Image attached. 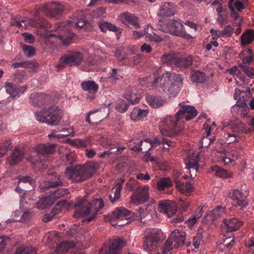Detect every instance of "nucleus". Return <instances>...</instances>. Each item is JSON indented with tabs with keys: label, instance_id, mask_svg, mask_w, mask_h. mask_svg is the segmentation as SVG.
Returning a JSON list of instances; mask_svg holds the SVG:
<instances>
[{
	"label": "nucleus",
	"instance_id": "obj_3",
	"mask_svg": "<svg viewBox=\"0 0 254 254\" xmlns=\"http://www.w3.org/2000/svg\"><path fill=\"white\" fill-rule=\"evenodd\" d=\"M104 206V202L100 198L94 199L90 203L82 200L76 203L73 216L85 217L84 221L90 222L96 217L100 210L103 208Z\"/></svg>",
	"mask_w": 254,
	"mask_h": 254
},
{
	"label": "nucleus",
	"instance_id": "obj_39",
	"mask_svg": "<svg viewBox=\"0 0 254 254\" xmlns=\"http://www.w3.org/2000/svg\"><path fill=\"white\" fill-rule=\"evenodd\" d=\"M190 79L193 82L203 83L206 80L205 74L199 70H193L191 72Z\"/></svg>",
	"mask_w": 254,
	"mask_h": 254
},
{
	"label": "nucleus",
	"instance_id": "obj_30",
	"mask_svg": "<svg viewBox=\"0 0 254 254\" xmlns=\"http://www.w3.org/2000/svg\"><path fill=\"white\" fill-rule=\"evenodd\" d=\"M23 157V152L16 148L11 155L7 158V162L10 165L14 166L20 162Z\"/></svg>",
	"mask_w": 254,
	"mask_h": 254
},
{
	"label": "nucleus",
	"instance_id": "obj_43",
	"mask_svg": "<svg viewBox=\"0 0 254 254\" xmlns=\"http://www.w3.org/2000/svg\"><path fill=\"white\" fill-rule=\"evenodd\" d=\"M122 185L120 183H117L111 190L110 194V198L112 202L120 198L121 196V190Z\"/></svg>",
	"mask_w": 254,
	"mask_h": 254
},
{
	"label": "nucleus",
	"instance_id": "obj_13",
	"mask_svg": "<svg viewBox=\"0 0 254 254\" xmlns=\"http://www.w3.org/2000/svg\"><path fill=\"white\" fill-rule=\"evenodd\" d=\"M149 189L147 186L138 187L131 196V202L139 205L147 201L149 199Z\"/></svg>",
	"mask_w": 254,
	"mask_h": 254
},
{
	"label": "nucleus",
	"instance_id": "obj_47",
	"mask_svg": "<svg viewBox=\"0 0 254 254\" xmlns=\"http://www.w3.org/2000/svg\"><path fill=\"white\" fill-rule=\"evenodd\" d=\"M224 141L227 144H231L238 142L239 138L233 133L224 132L223 134Z\"/></svg>",
	"mask_w": 254,
	"mask_h": 254
},
{
	"label": "nucleus",
	"instance_id": "obj_41",
	"mask_svg": "<svg viewBox=\"0 0 254 254\" xmlns=\"http://www.w3.org/2000/svg\"><path fill=\"white\" fill-rule=\"evenodd\" d=\"M69 193L67 189H60L56 190L49 195L52 203L62 197L66 196Z\"/></svg>",
	"mask_w": 254,
	"mask_h": 254
},
{
	"label": "nucleus",
	"instance_id": "obj_42",
	"mask_svg": "<svg viewBox=\"0 0 254 254\" xmlns=\"http://www.w3.org/2000/svg\"><path fill=\"white\" fill-rule=\"evenodd\" d=\"M226 212L225 208L221 206H217L213 210L211 211L209 213L207 214L205 216L210 217L209 220L212 221L218 216L223 215Z\"/></svg>",
	"mask_w": 254,
	"mask_h": 254
},
{
	"label": "nucleus",
	"instance_id": "obj_27",
	"mask_svg": "<svg viewBox=\"0 0 254 254\" xmlns=\"http://www.w3.org/2000/svg\"><path fill=\"white\" fill-rule=\"evenodd\" d=\"M75 247V244L73 242L64 241L57 246L54 249L52 254H64L68 250L73 249Z\"/></svg>",
	"mask_w": 254,
	"mask_h": 254
},
{
	"label": "nucleus",
	"instance_id": "obj_54",
	"mask_svg": "<svg viewBox=\"0 0 254 254\" xmlns=\"http://www.w3.org/2000/svg\"><path fill=\"white\" fill-rule=\"evenodd\" d=\"M248 5V0H234L233 2V6L239 11L244 9Z\"/></svg>",
	"mask_w": 254,
	"mask_h": 254
},
{
	"label": "nucleus",
	"instance_id": "obj_37",
	"mask_svg": "<svg viewBox=\"0 0 254 254\" xmlns=\"http://www.w3.org/2000/svg\"><path fill=\"white\" fill-rule=\"evenodd\" d=\"M153 29L151 31V29L147 30L146 38V39L152 42L160 43L165 40L166 37L164 35H158L157 33L153 32Z\"/></svg>",
	"mask_w": 254,
	"mask_h": 254
},
{
	"label": "nucleus",
	"instance_id": "obj_22",
	"mask_svg": "<svg viewBox=\"0 0 254 254\" xmlns=\"http://www.w3.org/2000/svg\"><path fill=\"white\" fill-rule=\"evenodd\" d=\"M243 225L241 220L236 218L225 219L223 221L222 227L228 232L238 230Z\"/></svg>",
	"mask_w": 254,
	"mask_h": 254
},
{
	"label": "nucleus",
	"instance_id": "obj_23",
	"mask_svg": "<svg viewBox=\"0 0 254 254\" xmlns=\"http://www.w3.org/2000/svg\"><path fill=\"white\" fill-rule=\"evenodd\" d=\"M6 92L13 98L19 97V94L24 93L27 89L26 86L18 87L15 84L6 82L4 84Z\"/></svg>",
	"mask_w": 254,
	"mask_h": 254
},
{
	"label": "nucleus",
	"instance_id": "obj_38",
	"mask_svg": "<svg viewBox=\"0 0 254 254\" xmlns=\"http://www.w3.org/2000/svg\"><path fill=\"white\" fill-rule=\"evenodd\" d=\"M254 40V32L247 30L241 36V45L244 46L250 44Z\"/></svg>",
	"mask_w": 254,
	"mask_h": 254
},
{
	"label": "nucleus",
	"instance_id": "obj_59",
	"mask_svg": "<svg viewBox=\"0 0 254 254\" xmlns=\"http://www.w3.org/2000/svg\"><path fill=\"white\" fill-rule=\"evenodd\" d=\"M234 0H229L228 2V7L231 11L230 15L231 17L237 20L239 17V14L235 11L233 6V2Z\"/></svg>",
	"mask_w": 254,
	"mask_h": 254
},
{
	"label": "nucleus",
	"instance_id": "obj_21",
	"mask_svg": "<svg viewBox=\"0 0 254 254\" xmlns=\"http://www.w3.org/2000/svg\"><path fill=\"white\" fill-rule=\"evenodd\" d=\"M120 19L122 22L127 27L132 26L136 28H140L139 19L133 14L129 12L122 13L120 15Z\"/></svg>",
	"mask_w": 254,
	"mask_h": 254
},
{
	"label": "nucleus",
	"instance_id": "obj_49",
	"mask_svg": "<svg viewBox=\"0 0 254 254\" xmlns=\"http://www.w3.org/2000/svg\"><path fill=\"white\" fill-rule=\"evenodd\" d=\"M172 186V181L169 178L161 179L157 184V189L159 190H163L165 188Z\"/></svg>",
	"mask_w": 254,
	"mask_h": 254
},
{
	"label": "nucleus",
	"instance_id": "obj_18",
	"mask_svg": "<svg viewBox=\"0 0 254 254\" xmlns=\"http://www.w3.org/2000/svg\"><path fill=\"white\" fill-rule=\"evenodd\" d=\"M231 128L233 132L241 133H250L254 131V117L251 123L244 124L241 121H237L231 125Z\"/></svg>",
	"mask_w": 254,
	"mask_h": 254
},
{
	"label": "nucleus",
	"instance_id": "obj_7",
	"mask_svg": "<svg viewBox=\"0 0 254 254\" xmlns=\"http://www.w3.org/2000/svg\"><path fill=\"white\" fill-rule=\"evenodd\" d=\"M186 233L175 229L171 234L169 238L166 241L164 246L161 248L162 254H171L170 251L174 249H177L185 245L190 247V242H185ZM158 254V253H157Z\"/></svg>",
	"mask_w": 254,
	"mask_h": 254
},
{
	"label": "nucleus",
	"instance_id": "obj_55",
	"mask_svg": "<svg viewBox=\"0 0 254 254\" xmlns=\"http://www.w3.org/2000/svg\"><path fill=\"white\" fill-rule=\"evenodd\" d=\"M61 133L59 134V136H57V138H60L61 137H66L68 136H74V131L73 127L64 128L60 130Z\"/></svg>",
	"mask_w": 254,
	"mask_h": 254
},
{
	"label": "nucleus",
	"instance_id": "obj_62",
	"mask_svg": "<svg viewBox=\"0 0 254 254\" xmlns=\"http://www.w3.org/2000/svg\"><path fill=\"white\" fill-rule=\"evenodd\" d=\"M233 28L230 25L226 26L224 29L222 31L223 37H230L233 33Z\"/></svg>",
	"mask_w": 254,
	"mask_h": 254
},
{
	"label": "nucleus",
	"instance_id": "obj_19",
	"mask_svg": "<svg viewBox=\"0 0 254 254\" xmlns=\"http://www.w3.org/2000/svg\"><path fill=\"white\" fill-rule=\"evenodd\" d=\"M229 197L241 209H243L248 205L246 196L238 189L231 190L229 192Z\"/></svg>",
	"mask_w": 254,
	"mask_h": 254
},
{
	"label": "nucleus",
	"instance_id": "obj_24",
	"mask_svg": "<svg viewBox=\"0 0 254 254\" xmlns=\"http://www.w3.org/2000/svg\"><path fill=\"white\" fill-rule=\"evenodd\" d=\"M176 8L174 5L169 2L161 3L158 14L161 16H171L175 14Z\"/></svg>",
	"mask_w": 254,
	"mask_h": 254
},
{
	"label": "nucleus",
	"instance_id": "obj_56",
	"mask_svg": "<svg viewBox=\"0 0 254 254\" xmlns=\"http://www.w3.org/2000/svg\"><path fill=\"white\" fill-rule=\"evenodd\" d=\"M139 136L137 135L131 140V142L135 144L134 146L130 148L131 150L138 151L142 150V148H140V146L142 144L143 140L138 139Z\"/></svg>",
	"mask_w": 254,
	"mask_h": 254
},
{
	"label": "nucleus",
	"instance_id": "obj_26",
	"mask_svg": "<svg viewBox=\"0 0 254 254\" xmlns=\"http://www.w3.org/2000/svg\"><path fill=\"white\" fill-rule=\"evenodd\" d=\"M145 100L150 106L154 108L161 107L166 102V100L162 97L149 94H146Z\"/></svg>",
	"mask_w": 254,
	"mask_h": 254
},
{
	"label": "nucleus",
	"instance_id": "obj_61",
	"mask_svg": "<svg viewBox=\"0 0 254 254\" xmlns=\"http://www.w3.org/2000/svg\"><path fill=\"white\" fill-rule=\"evenodd\" d=\"M18 182L19 183L21 182H23L24 183H29L30 184H32L33 183V179L30 176H19L17 177Z\"/></svg>",
	"mask_w": 254,
	"mask_h": 254
},
{
	"label": "nucleus",
	"instance_id": "obj_50",
	"mask_svg": "<svg viewBox=\"0 0 254 254\" xmlns=\"http://www.w3.org/2000/svg\"><path fill=\"white\" fill-rule=\"evenodd\" d=\"M202 208H200L199 210V212H198V213L195 214L194 215H192L191 217H190L189 218H188L187 220L185 221V223L187 224L188 226L190 228L192 227L196 222L197 220L202 216Z\"/></svg>",
	"mask_w": 254,
	"mask_h": 254
},
{
	"label": "nucleus",
	"instance_id": "obj_29",
	"mask_svg": "<svg viewBox=\"0 0 254 254\" xmlns=\"http://www.w3.org/2000/svg\"><path fill=\"white\" fill-rule=\"evenodd\" d=\"M144 141L145 142L149 143L152 147H155L158 145H160L163 144L164 145L166 144L167 147L164 146L163 148L164 149H169V147L173 148L175 146V143L170 141L168 139L163 138L162 140L159 139L157 138H155L153 140L146 139H144Z\"/></svg>",
	"mask_w": 254,
	"mask_h": 254
},
{
	"label": "nucleus",
	"instance_id": "obj_1",
	"mask_svg": "<svg viewBox=\"0 0 254 254\" xmlns=\"http://www.w3.org/2000/svg\"><path fill=\"white\" fill-rule=\"evenodd\" d=\"M180 109L174 116H168L162 118L159 128L163 136L175 137L182 130L181 125L196 116L197 112L194 106L186 104L184 102L179 104Z\"/></svg>",
	"mask_w": 254,
	"mask_h": 254
},
{
	"label": "nucleus",
	"instance_id": "obj_5",
	"mask_svg": "<svg viewBox=\"0 0 254 254\" xmlns=\"http://www.w3.org/2000/svg\"><path fill=\"white\" fill-rule=\"evenodd\" d=\"M87 22L83 19H80L76 20L67 21V22L56 23L54 31L57 32L59 34L57 36L59 39L64 45H68L71 43L74 34L70 29V27L82 28L86 25Z\"/></svg>",
	"mask_w": 254,
	"mask_h": 254
},
{
	"label": "nucleus",
	"instance_id": "obj_10",
	"mask_svg": "<svg viewBox=\"0 0 254 254\" xmlns=\"http://www.w3.org/2000/svg\"><path fill=\"white\" fill-rule=\"evenodd\" d=\"M127 242L123 239L117 238L110 241L109 245H104L99 254H121L120 249L125 247Z\"/></svg>",
	"mask_w": 254,
	"mask_h": 254
},
{
	"label": "nucleus",
	"instance_id": "obj_36",
	"mask_svg": "<svg viewBox=\"0 0 254 254\" xmlns=\"http://www.w3.org/2000/svg\"><path fill=\"white\" fill-rule=\"evenodd\" d=\"M176 186L178 190L186 195H190L193 190L192 185L190 183L181 184L178 182H176Z\"/></svg>",
	"mask_w": 254,
	"mask_h": 254
},
{
	"label": "nucleus",
	"instance_id": "obj_32",
	"mask_svg": "<svg viewBox=\"0 0 254 254\" xmlns=\"http://www.w3.org/2000/svg\"><path fill=\"white\" fill-rule=\"evenodd\" d=\"M210 122V120H207L206 122L203 125V128L205 129L206 135L203 136L201 140L200 143L201 144V147H207L211 143H212L214 140V138L209 139L208 136L210 135L211 133V127L209 126L208 123Z\"/></svg>",
	"mask_w": 254,
	"mask_h": 254
},
{
	"label": "nucleus",
	"instance_id": "obj_46",
	"mask_svg": "<svg viewBox=\"0 0 254 254\" xmlns=\"http://www.w3.org/2000/svg\"><path fill=\"white\" fill-rule=\"evenodd\" d=\"M71 143L77 147H84L92 145L91 139L89 137L84 139L75 138L72 140Z\"/></svg>",
	"mask_w": 254,
	"mask_h": 254
},
{
	"label": "nucleus",
	"instance_id": "obj_57",
	"mask_svg": "<svg viewBox=\"0 0 254 254\" xmlns=\"http://www.w3.org/2000/svg\"><path fill=\"white\" fill-rule=\"evenodd\" d=\"M11 142L10 140L4 142L0 146V154L1 156H4L7 151L10 148Z\"/></svg>",
	"mask_w": 254,
	"mask_h": 254
},
{
	"label": "nucleus",
	"instance_id": "obj_40",
	"mask_svg": "<svg viewBox=\"0 0 254 254\" xmlns=\"http://www.w3.org/2000/svg\"><path fill=\"white\" fill-rule=\"evenodd\" d=\"M134 90L129 89L126 91L124 95L125 98L131 104H135L138 103L140 100L139 94H137Z\"/></svg>",
	"mask_w": 254,
	"mask_h": 254
},
{
	"label": "nucleus",
	"instance_id": "obj_9",
	"mask_svg": "<svg viewBox=\"0 0 254 254\" xmlns=\"http://www.w3.org/2000/svg\"><path fill=\"white\" fill-rule=\"evenodd\" d=\"M144 210L142 208L139 209V214L127 209L124 207H119L115 209L111 216L112 219H130L132 220H139L145 217Z\"/></svg>",
	"mask_w": 254,
	"mask_h": 254
},
{
	"label": "nucleus",
	"instance_id": "obj_25",
	"mask_svg": "<svg viewBox=\"0 0 254 254\" xmlns=\"http://www.w3.org/2000/svg\"><path fill=\"white\" fill-rule=\"evenodd\" d=\"M49 99V97L45 94L35 93L31 94L29 100L32 105L40 106L45 105Z\"/></svg>",
	"mask_w": 254,
	"mask_h": 254
},
{
	"label": "nucleus",
	"instance_id": "obj_16",
	"mask_svg": "<svg viewBox=\"0 0 254 254\" xmlns=\"http://www.w3.org/2000/svg\"><path fill=\"white\" fill-rule=\"evenodd\" d=\"M158 211L164 214L168 217H172L177 211V206L175 202L168 200H163L160 201L158 206Z\"/></svg>",
	"mask_w": 254,
	"mask_h": 254
},
{
	"label": "nucleus",
	"instance_id": "obj_11",
	"mask_svg": "<svg viewBox=\"0 0 254 254\" xmlns=\"http://www.w3.org/2000/svg\"><path fill=\"white\" fill-rule=\"evenodd\" d=\"M167 26L168 27V32L170 34L177 36L183 37L187 40H190L192 38L191 36L186 33L184 30V26L182 24V21L178 20H172L169 22Z\"/></svg>",
	"mask_w": 254,
	"mask_h": 254
},
{
	"label": "nucleus",
	"instance_id": "obj_58",
	"mask_svg": "<svg viewBox=\"0 0 254 254\" xmlns=\"http://www.w3.org/2000/svg\"><path fill=\"white\" fill-rule=\"evenodd\" d=\"M22 49L25 55L28 57H32L34 55L35 51L32 47L24 45Z\"/></svg>",
	"mask_w": 254,
	"mask_h": 254
},
{
	"label": "nucleus",
	"instance_id": "obj_52",
	"mask_svg": "<svg viewBox=\"0 0 254 254\" xmlns=\"http://www.w3.org/2000/svg\"><path fill=\"white\" fill-rule=\"evenodd\" d=\"M212 170L213 171L215 172V175L217 177L220 178H228L231 177V174L228 173L227 171L217 166L213 167Z\"/></svg>",
	"mask_w": 254,
	"mask_h": 254
},
{
	"label": "nucleus",
	"instance_id": "obj_64",
	"mask_svg": "<svg viewBox=\"0 0 254 254\" xmlns=\"http://www.w3.org/2000/svg\"><path fill=\"white\" fill-rule=\"evenodd\" d=\"M243 70L248 76L251 78L254 76V67L250 66L244 67Z\"/></svg>",
	"mask_w": 254,
	"mask_h": 254
},
{
	"label": "nucleus",
	"instance_id": "obj_60",
	"mask_svg": "<svg viewBox=\"0 0 254 254\" xmlns=\"http://www.w3.org/2000/svg\"><path fill=\"white\" fill-rule=\"evenodd\" d=\"M202 239V236L201 234L197 235L193 237L192 240V245L195 249L199 248Z\"/></svg>",
	"mask_w": 254,
	"mask_h": 254
},
{
	"label": "nucleus",
	"instance_id": "obj_44",
	"mask_svg": "<svg viewBox=\"0 0 254 254\" xmlns=\"http://www.w3.org/2000/svg\"><path fill=\"white\" fill-rule=\"evenodd\" d=\"M49 176H51V180L50 181L46 182V187H55L62 185V182L59 175L53 173L51 175H49Z\"/></svg>",
	"mask_w": 254,
	"mask_h": 254
},
{
	"label": "nucleus",
	"instance_id": "obj_2",
	"mask_svg": "<svg viewBox=\"0 0 254 254\" xmlns=\"http://www.w3.org/2000/svg\"><path fill=\"white\" fill-rule=\"evenodd\" d=\"M182 84V75L167 71L155 78L150 86L159 92L167 93L169 97H174L180 91Z\"/></svg>",
	"mask_w": 254,
	"mask_h": 254
},
{
	"label": "nucleus",
	"instance_id": "obj_17",
	"mask_svg": "<svg viewBox=\"0 0 254 254\" xmlns=\"http://www.w3.org/2000/svg\"><path fill=\"white\" fill-rule=\"evenodd\" d=\"M81 88L82 90L87 92V99L90 100H94L99 89V86L93 80L82 81L81 83Z\"/></svg>",
	"mask_w": 254,
	"mask_h": 254
},
{
	"label": "nucleus",
	"instance_id": "obj_51",
	"mask_svg": "<svg viewBox=\"0 0 254 254\" xmlns=\"http://www.w3.org/2000/svg\"><path fill=\"white\" fill-rule=\"evenodd\" d=\"M51 201L49 196H43L39 198V201L36 203L35 207L38 209L43 210L49 205V201Z\"/></svg>",
	"mask_w": 254,
	"mask_h": 254
},
{
	"label": "nucleus",
	"instance_id": "obj_15",
	"mask_svg": "<svg viewBox=\"0 0 254 254\" xmlns=\"http://www.w3.org/2000/svg\"><path fill=\"white\" fill-rule=\"evenodd\" d=\"M83 59L82 54L78 52H72L60 59L61 64H66L70 66H76L80 64Z\"/></svg>",
	"mask_w": 254,
	"mask_h": 254
},
{
	"label": "nucleus",
	"instance_id": "obj_45",
	"mask_svg": "<svg viewBox=\"0 0 254 254\" xmlns=\"http://www.w3.org/2000/svg\"><path fill=\"white\" fill-rule=\"evenodd\" d=\"M192 64V58L188 56L185 58H180L178 56L176 67L186 68Z\"/></svg>",
	"mask_w": 254,
	"mask_h": 254
},
{
	"label": "nucleus",
	"instance_id": "obj_12",
	"mask_svg": "<svg viewBox=\"0 0 254 254\" xmlns=\"http://www.w3.org/2000/svg\"><path fill=\"white\" fill-rule=\"evenodd\" d=\"M11 25H15L18 27H23L25 29H27L29 25L32 27L39 26L40 28L46 31H49L51 27V24L46 20H41L38 23L33 19H28L25 17L16 21L15 23H11Z\"/></svg>",
	"mask_w": 254,
	"mask_h": 254
},
{
	"label": "nucleus",
	"instance_id": "obj_6",
	"mask_svg": "<svg viewBox=\"0 0 254 254\" xmlns=\"http://www.w3.org/2000/svg\"><path fill=\"white\" fill-rule=\"evenodd\" d=\"M63 115V110L57 106L45 108L35 113V118L38 122L51 126L58 125Z\"/></svg>",
	"mask_w": 254,
	"mask_h": 254
},
{
	"label": "nucleus",
	"instance_id": "obj_31",
	"mask_svg": "<svg viewBox=\"0 0 254 254\" xmlns=\"http://www.w3.org/2000/svg\"><path fill=\"white\" fill-rule=\"evenodd\" d=\"M199 155L197 154L195 156L194 159H190L189 161L186 163V168L188 170H189L190 177H192L193 173L194 176H196V173L198 170L199 165Z\"/></svg>",
	"mask_w": 254,
	"mask_h": 254
},
{
	"label": "nucleus",
	"instance_id": "obj_53",
	"mask_svg": "<svg viewBox=\"0 0 254 254\" xmlns=\"http://www.w3.org/2000/svg\"><path fill=\"white\" fill-rule=\"evenodd\" d=\"M151 29V31L153 29V27L150 25H146L143 29V31H133L132 36L134 39H139L143 36H146L147 30Z\"/></svg>",
	"mask_w": 254,
	"mask_h": 254
},
{
	"label": "nucleus",
	"instance_id": "obj_63",
	"mask_svg": "<svg viewBox=\"0 0 254 254\" xmlns=\"http://www.w3.org/2000/svg\"><path fill=\"white\" fill-rule=\"evenodd\" d=\"M210 32L213 39H216L219 37H223L222 31H221L219 30H215L213 28H211L210 30Z\"/></svg>",
	"mask_w": 254,
	"mask_h": 254
},
{
	"label": "nucleus",
	"instance_id": "obj_34",
	"mask_svg": "<svg viewBox=\"0 0 254 254\" xmlns=\"http://www.w3.org/2000/svg\"><path fill=\"white\" fill-rule=\"evenodd\" d=\"M102 141V145L103 146L108 147V146H111V147L110 148L109 150L105 151L103 153L100 154V156L101 157H103L106 155L109 156L110 154H111L113 153H115V152L121 153L126 148V147L123 146H119L117 144L112 145L110 144H109L104 143L103 141Z\"/></svg>",
	"mask_w": 254,
	"mask_h": 254
},
{
	"label": "nucleus",
	"instance_id": "obj_33",
	"mask_svg": "<svg viewBox=\"0 0 254 254\" xmlns=\"http://www.w3.org/2000/svg\"><path fill=\"white\" fill-rule=\"evenodd\" d=\"M148 113V110H143L135 107L130 113V117L133 121H138L146 117Z\"/></svg>",
	"mask_w": 254,
	"mask_h": 254
},
{
	"label": "nucleus",
	"instance_id": "obj_8",
	"mask_svg": "<svg viewBox=\"0 0 254 254\" xmlns=\"http://www.w3.org/2000/svg\"><path fill=\"white\" fill-rule=\"evenodd\" d=\"M64 9V6L61 2L57 1L49 2L36 6L34 15L37 16L43 13L47 16L56 17L60 15Z\"/></svg>",
	"mask_w": 254,
	"mask_h": 254
},
{
	"label": "nucleus",
	"instance_id": "obj_28",
	"mask_svg": "<svg viewBox=\"0 0 254 254\" xmlns=\"http://www.w3.org/2000/svg\"><path fill=\"white\" fill-rule=\"evenodd\" d=\"M65 205L66 202L64 201H61L58 202L51 212L49 214L45 215L43 221L45 222L51 221L56 214H58L65 208Z\"/></svg>",
	"mask_w": 254,
	"mask_h": 254
},
{
	"label": "nucleus",
	"instance_id": "obj_20",
	"mask_svg": "<svg viewBox=\"0 0 254 254\" xmlns=\"http://www.w3.org/2000/svg\"><path fill=\"white\" fill-rule=\"evenodd\" d=\"M34 149L38 154L47 156L53 154L56 152L57 144L51 143H40L35 146Z\"/></svg>",
	"mask_w": 254,
	"mask_h": 254
},
{
	"label": "nucleus",
	"instance_id": "obj_35",
	"mask_svg": "<svg viewBox=\"0 0 254 254\" xmlns=\"http://www.w3.org/2000/svg\"><path fill=\"white\" fill-rule=\"evenodd\" d=\"M178 56L175 53L164 54L161 57V62L169 66H176Z\"/></svg>",
	"mask_w": 254,
	"mask_h": 254
},
{
	"label": "nucleus",
	"instance_id": "obj_14",
	"mask_svg": "<svg viewBox=\"0 0 254 254\" xmlns=\"http://www.w3.org/2000/svg\"><path fill=\"white\" fill-rule=\"evenodd\" d=\"M159 239V234L156 231L146 232L143 243L144 249L148 252H152L156 250V244Z\"/></svg>",
	"mask_w": 254,
	"mask_h": 254
},
{
	"label": "nucleus",
	"instance_id": "obj_48",
	"mask_svg": "<svg viewBox=\"0 0 254 254\" xmlns=\"http://www.w3.org/2000/svg\"><path fill=\"white\" fill-rule=\"evenodd\" d=\"M244 110H245V114H246L247 112L249 111V109L247 104L243 102L237 103L234 106H233L231 108V111L233 113H236L239 114L240 112L242 111V110H244Z\"/></svg>",
	"mask_w": 254,
	"mask_h": 254
},
{
	"label": "nucleus",
	"instance_id": "obj_4",
	"mask_svg": "<svg viewBox=\"0 0 254 254\" xmlns=\"http://www.w3.org/2000/svg\"><path fill=\"white\" fill-rule=\"evenodd\" d=\"M98 167L97 163L90 162L83 165L67 167L65 175L73 182H81L92 176Z\"/></svg>",
	"mask_w": 254,
	"mask_h": 254
}]
</instances>
